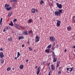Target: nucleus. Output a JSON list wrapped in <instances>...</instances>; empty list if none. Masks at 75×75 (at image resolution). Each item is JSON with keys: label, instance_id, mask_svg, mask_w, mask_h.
<instances>
[{"label": "nucleus", "instance_id": "cd10ccee", "mask_svg": "<svg viewBox=\"0 0 75 75\" xmlns=\"http://www.w3.org/2000/svg\"><path fill=\"white\" fill-rule=\"evenodd\" d=\"M72 18H73V20L74 21V23H75V16H73L72 17Z\"/></svg>", "mask_w": 75, "mask_h": 75}, {"label": "nucleus", "instance_id": "ea45409f", "mask_svg": "<svg viewBox=\"0 0 75 75\" xmlns=\"http://www.w3.org/2000/svg\"><path fill=\"white\" fill-rule=\"evenodd\" d=\"M0 51H3V48H1L0 49Z\"/></svg>", "mask_w": 75, "mask_h": 75}, {"label": "nucleus", "instance_id": "f704fd0d", "mask_svg": "<svg viewBox=\"0 0 75 75\" xmlns=\"http://www.w3.org/2000/svg\"><path fill=\"white\" fill-rule=\"evenodd\" d=\"M1 64H3V63H4V60H1Z\"/></svg>", "mask_w": 75, "mask_h": 75}, {"label": "nucleus", "instance_id": "72a5a7b5", "mask_svg": "<svg viewBox=\"0 0 75 75\" xmlns=\"http://www.w3.org/2000/svg\"><path fill=\"white\" fill-rule=\"evenodd\" d=\"M59 75L60 74H61V71H59L57 73Z\"/></svg>", "mask_w": 75, "mask_h": 75}, {"label": "nucleus", "instance_id": "9b49d317", "mask_svg": "<svg viewBox=\"0 0 75 75\" xmlns=\"http://www.w3.org/2000/svg\"><path fill=\"white\" fill-rule=\"evenodd\" d=\"M0 57L1 58L4 57V54H3V53L2 52H1L0 53Z\"/></svg>", "mask_w": 75, "mask_h": 75}, {"label": "nucleus", "instance_id": "bb28decb", "mask_svg": "<svg viewBox=\"0 0 75 75\" xmlns=\"http://www.w3.org/2000/svg\"><path fill=\"white\" fill-rule=\"evenodd\" d=\"M28 33L29 34H33V31H32V30H30L28 32Z\"/></svg>", "mask_w": 75, "mask_h": 75}, {"label": "nucleus", "instance_id": "8fccbe9b", "mask_svg": "<svg viewBox=\"0 0 75 75\" xmlns=\"http://www.w3.org/2000/svg\"><path fill=\"white\" fill-rule=\"evenodd\" d=\"M72 48H75V46H74Z\"/></svg>", "mask_w": 75, "mask_h": 75}, {"label": "nucleus", "instance_id": "774afa93", "mask_svg": "<svg viewBox=\"0 0 75 75\" xmlns=\"http://www.w3.org/2000/svg\"><path fill=\"white\" fill-rule=\"evenodd\" d=\"M65 0V1H66V0Z\"/></svg>", "mask_w": 75, "mask_h": 75}, {"label": "nucleus", "instance_id": "5fc2aeb1", "mask_svg": "<svg viewBox=\"0 0 75 75\" xmlns=\"http://www.w3.org/2000/svg\"><path fill=\"white\" fill-rule=\"evenodd\" d=\"M46 62H43V64H45V63Z\"/></svg>", "mask_w": 75, "mask_h": 75}, {"label": "nucleus", "instance_id": "7c9ffc66", "mask_svg": "<svg viewBox=\"0 0 75 75\" xmlns=\"http://www.w3.org/2000/svg\"><path fill=\"white\" fill-rule=\"evenodd\" d=\"M55 47L54 46H53L52 48V50H53V51H54V50H55Z\"/></svg>", "mask_w": 75, "mask_h": 75}, {"label": "nucleus", "instance_id": "4be33fe9", "mask_svg": "<svg viewBox=\"0 0 75 75\" xmlns=\"http://www.w3.org/2000/svg\"><path fill=\"white\" fill-rule=\"evenodd\" d=\"M19 57V52H18V55L17 57H15L14 58V59H17V58Z\"/></svg>", "mask_w": 75, "mask_h": 75}, {"label": "nucleus", "instance_id": "b1692460", "mask_svg": "<svg viewBox=\"0 0 75 75\" xmlns=\"http://www.w3.org/2000/svg\"><path fill=\"white\" fill-rule=\"evenodd\" d=\"M51 44H50L47 47V48H48V49H50V50H51Z\"/></svg>", "mask_w": 75, "mask_h": 75}, {"label": "nucleus", "instance_id": "864d4df0", "mask_svg": "<svg viewBox=\"0 0 75 75\" xmlns=\"http://www.w3.org/2000/svg\"><path fill=\"white\" fill-rule=\"evenodd\" d=\"M59 69H61V67H59Z\"/></svg>", "mask_w": 75, "mask_h": 75}, {"label": "nucleus", "instance_id": "393cba45", "mask_svg": "<svg viewBox=\"0 0 75 75\" xmlns=\"http://www.w3.org/2000/svg\"><path fill=\"white\" fill-rule=\"evenodd\" d=\"M9 25H11V27H13V22L12 21H11V23L9 24Z\"/></svg>", "mask_w": 75, "mask_h": 75}, {"label": "nucleus", "instance_id": "052dcab7", "mask_svg": "<svg viewBox=\"0 0 75 75\" xmlns=\"http://www.w3.org/2000/svg\"><path fill=\"white\" fill-rule=\"evenodd\" d=\"M51 71H50L49 73H51Z\"/></svg>", "mask_w": 75, "mask_h": 75}, {"label": "nucleus", "instance_id": "f03ea898", "mask_svg": "<svg viewBox=\"0 0 75 75\" xmlns=\"http://www.w3.org/2000/svg\"><path fill=\"white\" fill-rule=\"evenodd\" d=\"M10 5L7 4H5V8L6 9L7 11H10L12 9L11 7H10Z\"/></svg>", "mask_w": 75, "mask_h": 75}, {"label": "nucleus", "instance_id": "de8ad7c7", "mask_svg": "<svg viewBox=\"0 0 75 75\" xmlns=\"http://www.w3.org/2000/svg\"><path fill=\"white\" fill-rule=\"evenodd\" d=\"M26 62H28V59H27L26 61Z\"/></svg>", "mask_w": 75, "mask_h": 75}, {"label": "nucleus", "instance_id": "338daca9", "mask_svg": "<svg viewBox=\"0 0 75 75\" xmlns=\"http://www.w3.org/2000/svg\"><path fill=\"white\" fill-rule=\"evenodd\" d=\"M18 39H19V37H18Z\"/></svg>", "mask_w": 75, "mask_h": 75}, {"label": "nucleus", "instance_id": "69168bd1", "mask_svg": "<svg viewBox=\"0 0 75 75\" xmlns=\"http://www.w3.org/2000/svg\"><path fill=\"white\" fill-rule=\"evenodd\" d=\"M74 52H75V50H74Z\"/></svg>", "mask_w": 75, "mask_h": 75}, {"label": "nucleus", "instance_id": "2f4dec72", "mask_svg": "<svg viewBox=\"0 0 75 75\" xmlns=\"http://www.w3.org/2000/svg\"><path fill=\"white\" fill-rule=\"evenodd\" d=\"M10 67H8L7 69V71H10Z\"/></svg>", "mask_w": 75, "mask_h": 75}, {"label": "nucleus", "instance_id": "6e6d98bb", "mask_svg": "<svg viewBox=\"0 0 75 75\" xmlns=\"http://www.w3.org/2000/svg\"><path fill=\"white\" fill-rule=\"evenodd\" d=\"M39 75H42V74H41V73H40V74H39Z\"/></svg>", "mask_w": 75, "mask_h": 75}, {"label": "nucleus", "instance_id": "a878e982", "mask_svg": "<svg viewBox=\"0 0 75 75\" xmlns=\"http://www.w3.org/2000/svg\"><path fill=\"white\" fill-rule=\"evenodd\" d=\"M44 3V2L42 0L40 1V4L42 5L43 3Z\"/></svg>", "mask_w": 75, "mask_h": 75}, {"label": "nucleus", "instance_id": "ddd939ff", "mask_svg": "<svg viewBox=\"0 0 75 75\" xmlns=\"http://www.w3.org/2000/svg\"><path fill=\"white\" fill-rule=\"evenodd\" d=\"M52 52L53 53V54H52V55L53 58L56 57V55H55V53H54V52Z\"/></svg>", "mask_w": 75, "mask_h": 75}, {"label": "nucleus", "instance_id": "0eeeda50", "mask_svg": "<svg viewBox=\"0 0 75 75\" xmlns=\"http://www.w3.org/2000/svg\"><path fill=\"white\" fill-rule=\"evenodd\" d=\"M35 38L36 39V40L35 41V42H38V41H40V38L38 36H36Z\"/></svg>", "mask_w": 75, "mask_h": 75}, {"label": "nucleus", "instance_id": "20e7f679", "mask_svg": "<svg viewBox=\"0 0 75 75\" xmlns=\"http://www.w3.org/2000/svg\"><path fill=\"white\" fill-rule=\"evenodd\" d=\"M57 22L56 24V26L57 27H59V26H60L61 25V21L57 20Z\"/></svg>", "mask_w": 75, "mask_h": 75}, {"label": "nucleus", "instance_id": "f257e3e1", "mask_svg": "<svg viewBox=\"0 0 75 75\" xmlns=\"http://www.w3.org/2000/svg\"><path fill=\"white\" fill-rule=\"evenodd\" d=\"M58 11H56L54 12V14L56 16H60L61 13H62V9H59Z\"/></svg>", "mask_w": 75, "mask_h": 75}, {"label": "nucleus", "instance_id": "4c0bfd02", "mask_svg": "<svg viewBox=\"0 0 75 75\" xmlns=\"http://www.w3.org/2000/svg\"><path fill=\"white\" fill-rule=\"evenodd\" d=\"M29 48L30 51H32V50H33V49L30 47H29Z\"/></svg>", "mask_w": 75, "mask_h": 75}, {"label": "nucleus", "instance_id": "e433bc0d", "mask_svg": "<svg viewBox=\"0 0 75 75\" xmlns=\"http://www.w3.org/2000/svg\"><path fill=\"white\" fill-rule=\"evenodd\" d=\"M16 21H17V19H14L13 20V22H16Z\"/></svg>", "mask_w": 75, "mask_h": 75}, {"label": "nucleus", "instance_id": "3c124183", "mask_svg": "<svg viewBox=\"0 0 75 75\" xmlns=\"http://www.w3.org/2000/svg\"><path fill=\"white\" fill-rule=\"evenodd\" d=\"M6 30H5V29H4L3 30V32H5V31Z\"/></svg>", "mask_w": 75, "mask_h": 75}, {"label": "nucleus", "instance_id": "aec40b11", "mask_svg": "<svg viewBox=\"0 0 75 75\" xmlns=\"http://www.w3.org/2000/svg\"><path fill=\"white\" fill-rule=\"evenodd\" d=\"M12 14V12H9L8 13V17H10V16H11V15Z\"/></svg>", "mask_w": 75, "mask_h": 75}, {"label": "nucleus", "instance_id": "c756f323", "mask_svg": "<svg viewBox=\"0 0 75 75\" xmlns=\"http://www.w3.org/2000/svg\"><path fill=\"white\" fill-rule=\"evenodd\" d=\"M40 69H41V67H40L38 68L37 71L40 72Z\"/></svg>", "mask_w": 75, "mask_h": 75}, {"label": "nucleus", "instance_id": "c85d7f7f", "mask_svg": "<svg viewBox=\"0 0 75 75\" xmlns=\"http://www.w3.org/2000/svg\"><path fill=\"white\" fill-rule=\"evenodd\" d=\"M24 37L23 36H20L19 37V40H21V39H24Z\"/></svg>", "mask_w": 75, "mask_h": 75}, {"label": "nucleus", "instance_id": "bf43d9fd", "mask_svg": "<svg viewBox=\"0 0 75 75\" xmlns=\"http://www.w3.org/2000/svg\"><path fill=\"white\" fill-rule=\"evenodd\" d=\"M48 68H49V69H50V67H49Z\"/></svg>", "mask_w": 75, "mask_h": 75}, {"label": "nucleus", "instance_id": "412c9836", "mask_svg": "<svg viewBox=\"0 0 75 75\" xmlns=\"http://www.w3.org/2000/svg\"><path fill=\"white\" fill-rule=\"evenodd\" d=\"M2 21H3V18H1L0 20V24L1 25H1H2L1 23H2Z\"/></svg>", "mask_w": 75, "mask_h": 75}, {"label": "nucleus", "instance_id": "c9c22d12", "mask_svg": "<svg viewBox=\"0 0 75 75\" xmlns=\"http://www.w3.org/2000/svg\"><path fill=\"white\" fill-rule=\"evenodd\" d=\"M15 68H16V67H12V71H14V70H15Z\"/></svg>", "mask_w": 75, "mask_h": 75}, {"label": "nucleus", "instance_id": "c03bdc74", "mask_svg": "<svg viewBox=\"0 0 75 75\" xmlns=\"http://www.w3.org/2000/svg\"><path fill=\"white\" fill-rule=\"evenodd\" d=\"M22 47H24V45H22Z\"/></svg>", "mask_w": 75, "mask_h": 75}, {"label": "nucleus", "instance_id": "58836bf2", "mask_svg": "<svg viewBox=\"0 0 75 75\" xmlns=\"http://www.w3.org/2000/svg\"><path fill=\"white\" fill-rule=\"evenodd\" d=\"M40 71H37V73H36L37 75H38V74H40Z\"/></svg>", "mask_w": 75, "mask_h": 75}, {"label": "nucleus", "instance_id": "dca6fc26", "mask_svg": "<svg viewBox=\"0 0 75 75\" xmlns=\"http://www.w3.org/2000/svg\"><path fill=\"white\" fill-rule=\"evenodd\" d=\"M67 30L69 31H71V27L70 26H68L67 27Z\"/></svg>", "mask_w": 75, "mask_h": 75}, {"label": "nucleus", "instance_id": "a211bd4d", "mask_svg": "<svg viewBox=\"0 0 75 75\" xmlns=\"http://www.w3.org/2000/svg\"><path fill=\"white\" fill-rule=\"evenodd\" d=\"M14 25L15 26V27H16V28H19V25H17V24H16V23H14Z\"/></svg>", "mask_w": 75, "mask_h": 75}, {"label": "nucleus", "instance_id": "4d7b16f0", "mask_svg": "<svg viewBox=\"0 0 75 75\" xmlns=\"http://www.w3.org/2000/svg\"><path fill=\"white\" fill-rule=\"evenodd\" d=\"M37 66H36L35 67V69H36V68H37Z\"/></svg>", "mask_w": 75, "mask_h": 75}, {"label": "nucleus", "instance_id": "37998d69", "mask_svg": "<svg viewBox=\"0 0 75 75\" xmlns=\"http://www.w3.org/2000/svg\"><path fill=\"white\" fill-rule=\"evenodd\" d=\"M67 49H66L65 50H64V52H67Z\"/></svg>", "mask_w": 75, "mask_h": 75}, {"label": "nucleus", "instance_id": "2eb2a0df", "mask_svg": "<svg viewBox=\"0 0 75 75\" xmlns=\"http://www.w3.org/2000/svg\"><path fill=\"white\" fill-rule=\"evenodd\" d=\"M57 57L53 58V62H57Z\"/></svg>", "mask_w": 75, "mask_h": 75}, {"label": "nucleus", "instance_id": "1a4fd4ad", "mask_svg": "<svg viewBox=\"0 0 75 75\" xmlns=\"http://www.w3.org/2000/svg\"><path fill=\"white\" fill-rule=\"evenodd\" d=\"M50 40L51 41H55V38L54 37H50Z\"/></svg>", "mask_w": 75, "mask_h": 75}, {"label": "nucleus", "instance_id": "6e6552de", "mask_svg": "<svg viewBox=\"0 0 75 75\" xmlns=\"http://www.w3.org/2000/svg\"><path fill=\"white\" fill-rule=\"evenodd\" d=\"M51 69L52 70V71H54L55 69V67L53 64H52L51 66Z\"/></svg>", "mask_w": 75, "mask_h": 75}, {"label": "nucleus", "instance_id": "f3484780", "mask_svg": "<svg viewBox=\"0 0 75 75\" xmlns=\"http://www.w3.org/2000/svg\"><path fill=\"white\" fill-rule=\"evenodd\" d=\"M11 38V37L10 38H9L8 39V41L9 42H11V41H12V38Z\"/></svg>", "mask_w": 75, "mask_h": 75}, {"label": "nucleus", "instance_id": "a19ab883", "mask_svg": "<svg viewBox=\"0 0 75 75\" xmlns=\"http://www.w3.org/2000/svg\"><path fill=\"white\" fill-rule=\"evenodd\" d=\"M50 64H51V63H48L47 64V66H48V67H49V66H50Z\"/></svg>", "mask_w": 75, "mask_h": 75}, {"label": "nucleus", "instance_id": "0e129e2a", "mask_svg": "<svg viewBox=\"0 0 75 75\" xmlns=\"http://www.w3.org/2000/svg\"><path fill=\"white\" fill-rule=\"evenodd\" d=\"M20 54L19 53V56H20Z\"/></svg>", "mask_w": 75, "mask_h": 75}, {"label": "nucleus", "instance_id": "9d476101", "mask_svg": "<svg viewBox=\"0 0 75 75\" xmlns=\"http://www.w3.org/2000/svg\"><path fill=\"white\" fill-rule=\"evenodd\" d=\"M23 34L25 35H28V32L27 31V30H24L23 32Z\"/></svg>", "mask_w": 75, "mask_h": 75}, {"label": "nucleus", "instance_id": "f8f14e48", "mask_svg": "<svg viewBox=\"0 0 75 75\" xmlns=\"http://www.w3.org/2000/svg\"><path fill=\"white\" fill-rule=\"evenodd\" d=\"M19 68L21 69H23V68H24V66L23 65L21 64L19 66Z\"/></svg>", "mask_w": 75, "mask_h": 75}, {"label": "nucleus", "instance_id": "13d9d810", "mask_svg": "<svg viewBox=\"0 0 75 75\" xmlns=\"http://www.w3.org/2000/svg\"><path fill=\"white\" fill-rule=\"evenodd\" d=\"M49 75H51V74L50 73H49Z\"/></svg>", "mask_w": 75, "mask_h": 75}, {"label": "nucleus", "instance_id": "680f3d73", "mask_svg": "<svg viewBox=\"0 0 75 75\" xmlns=\"http://www.w3.org/2000/svg\"><path fill=\"white\" fill-rule=\"evenodd\" d=\"M41 19H42V18H41V17L40 18V19L41 20Z\"/></svg>", "mask_w": 75, "mask_h": 75}, {"label": "nucleus", "instance_id": "6ab92c4d", "mask_svg": "<svg viewBox=\"0 0 75 75\" xmlns=\"http://www.w3.org/2000/svg\"><path fill=\"white\" fill-rule=\"evenodd\" d=\"M31 11L33 13H35V9L34 8H32L31 10Z\"/></svg>", "mask_w": 75, "mask_h": 75}, {"label": "nucleus", "instance_id": "603ef678", "mask_svg": "<svg viewBox=\"0 0 75 75\" xmlns=\"http://www.w3.org/2000/svg\"><path fill=\"white\" fill-rule=\"evenodd\" d=\"M6 29H7V30L8 29V27H6Z\"/></svg>", "mask_w": 75, "mask_h": 75}, {"label": "nucleus", "instance_id": "09e8293b", "mask_svg": "<svg viewBox=\"0 0 75 75\" xmlns=\"http://www.w3.org/2000/svg\"><path fill=\"white\" fill-rule=\"evenodd\" d=\"M12 6H13V7H15V5H13Z\"/></svg>", "mask_w": 75, "mask_h": 75}, {"label": "nucleus", "instance_id": "e2e57ef3", "mask_svg": "<svg viewBox=\"0 0 75 75\" xmlns=\"http://www.w3.org/2000/svg\"><path fill=\"white\" fill-rule=\"evenodd\" d=\"M53 21H55V20H53Z\"/></svg>", "mask_w": 75, "mask_h": 75}, {"label": "nucleus", "instance_id": "7ed1b4c3", "mask_svg": "<svg viewBox=\"0 0 75 75\" xmlns=\"http://www.w3.org/2000/svg\"><path fill=\"white\" fill-rule=\"evenodd\" d=\"M66 69H67V73H69V72H70V73H71V72L73 70V69H74V67H72V68H66Z\"/></svg>", "mask_w": 75, "mask_h": 75}, {"label": "nucleus", "instance_id": "a18cd8bd", "mask_svg": "<svg viewBox=\"0 0 75 75\" xmlns=\"http://www.w3.org/2000/svg\"><path fill=\"white\" fill-rule=\"evenodd\" d=\"M49 4H50V6H52V3H51V2Z\"/></svg>", "mask_w": 75, "mask_h": 75}, {"label": "nucleus", "instance_id": "5701e85b", "mask_svg": "<svg viewBox=\"0 0 75 75\" xmlns=\"http://www.w3.org/2000/svg\"><path fill=\"white\" fill-rule=\"evenodd\" d=\"M32 21H33V20H32V19H29L28 21V23H29V24H30V23H31V22H32Z\"/></svg>", "mask_w": 75, "mask_h": 75}, {"label": "nucleus", "instance_id": "4468645a", "mask_svg": "<svg viewBox=\"0 0 75 75\" xmlns=\"http://www.w3.org/2000/svg\"><path fill=\"white\" fill-rule=\"evenodd\" d=\"M50 50H51L50 49H48L47 48V49L45 51V52H47V53H49L50 52Z\"/></svg>", "mask_w": 75, "mask_h": 75}, {"label": "nucleus", "instance_id": "473e14b6", "mask_svg": "<svg viewBox=\"0 0 75 75\" xmlns=\"http://www.w3.org/2000/svg\"><path fill=\"white\" fill-rule=\"evenodd\" d=\"M17 1V0H11V2H14V1L16 2Z\"/></svg>", "mask_w": 75, "mask_h": 75}, {"label": "nucleus", "instance_id": "423d86ee", "mask_svg": "<svg viewBox=\"0 0 75 75\" xmlns=\"http://www.w3.org/2000/svg\"><path fill=\"white\" fill-rule=\"evenodd\" d=\"M60 63H61L60 61H59V62H57V63H56V69H57V68H58V67H59V66L60 65Z\"/></svg>", "mask_w": 75, "mask_h": 75}, {"label": "nucleus", "instance_id": "79ce46f5", "mask_svg": "<svg viewBox=\"0 0 75 75\" xmlns=\"http://www.w3.org/2000/svg\"><path fill=\"white\" fill-rule=\"evenodd\" d=\"M28 44V45H29V44H30V41H29V40H28V42H27Z\"/></svg>", "mask_w": 75, "mask_h": 75}, {"label": "nucleus", "instance_id": "49530a36", "mask_svg": "<svg viewBox=\"0 0 75 75\" xmlns=\"http://www.w3.org/2000/svg\"><path fill=\"white\" fill-rule=\"evenodd\" d=\"M36 12H37H37H38V9H36Z\"/></svg>", "mask_w": 75, "mask_h": 75}, {"label": "nucleus", "instance_id": "39448f33", "mask_svg": "<svg viewBox=\"0 0 75 75\" xmlns=\"http://www.w3.org/2000/svg\"><path fill=\"white\" fill-rule=\"evenodd\" d=\"M56 4L57 5V7H58L59 8H62V6L61 4H59L58 3H56Z\"/></svg>", "mask_w": 75, "mask_h": 75}]
</instances>
